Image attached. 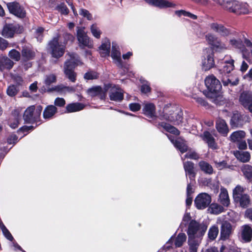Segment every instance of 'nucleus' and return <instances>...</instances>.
Wrapping results in <instances>:
<instances>
[{
    "instance_id": "obj_14",
    "label": "nucleus",
    "mask_w": 252,
    "mask_h": 252,
    "mask_svg": "<svg viewBox=\"0 0 252 252\" xmlns=\"http://www.w3.org/2000/svg\"><path fill=\"white\" fill-rule=\"evenodd\" d=\"M7 6L9 12L15 16L20 18L25 16V11L18 3L15 2H9L7 4Z\"/></svg>"
},
{
    "instance_id": "obj_7",
    "label": "nucleus",
    "mask_w": 252,
    "mask_h": 252,
    "mask_svg": "<svg viewBox=\"0 0 252 252\" xmlns=\"http://www.w3.org/2000/svg\"><path fill=\"white\" fill-rule=\"evenodd\" d=\"M205 37L207 41L212 46L213 50L220 52L227 49L226 45L215 35L212 33H208Z\"/></svg>"
},
{
    "instance_id": "obj_46",
    "label": "nucleus",
    "mask_w": 252,
    "mask_h": 252,
    "mask_svg": "<svg viewBox=\"0 0 252 252\" xmlns=\"http://www.w3.org/2000/svg\"><path fill=\"white\" fill-rule=\"evenodd\" d=\"M242 171L248 179L250 180L252 178V166L249 164H245L241 168Z\"/></svg>"
},
{
    "instance_id": "obj_20",
    "label": "nucleus",
    "mask_w": 252,
    "mask_h": 252,
    "mask_svg": "<svg viewBox=\"0 0 252 252\" xmlns=\"http://www.w3.org/2000/svg\"><path fill=\"white\" fill-rule=\"evenodd\" d=\"M211 29L222 36H227L230 33L229 29L224 27L222 25L217 23H213L210 24Z\"/></svg>"
},
{
    "instance_id": "obj_10",
    "label": "nucleus",
    "mask_w": 252,
    "mask_h": 252,
    "mask_svg": "<svg viewBox=\"0 0 252 252\" xmlns=\"http://www.w3.org/2000/svg\"><path fill=\"white\" fill-rule=\"evenodd\" d=\"M211 202V197L206 193H201L195 199L194 203L198 209H204L207 207Z\"/></svg>"
},
{
    "instance_id": "obj_21",
    "label": "nucleus",
    "mask_w": 252,
    "mask_h": 252,
    "mask_svg": "<svg viewBox=\"0 0 252 252\" xmlns=\"http://www.w3.org/2000/svg\"><path fill=\"white\" fill-rule=\"evenodd\" d=\"M146 2L160 8L174 7L175 4L166 0H145Z\"/></svg>"
},
{
    "instance_id": "obj_50",
    "label": "nucleus",
    "mask_w": 252,
    "mask_h": 252,
    "mask_svg": "<svg viewBox=\"0 0 252 252\" xmlns=\"http://www.w3.org/2000/svg\"><path fill=\"white\" fill-rule=\"evenodd\" d=\"M57 80V77L54 74H50L46 76L44 83L47 86H49L52 83H55Z\"/></svg>"
},
{
    "instance_id": "obj_3",
    "label": "nucleus",
    "mask_w": 252,
    "mask_h": 252,
    "mask_svg": "<svg viewBox=\"0 0 252 252\" xmlns=\"http://www.w3.org/2000/svg\"><path fill=\"white\" fill-rule=\"evenodd\" d=\"M205 86L209 91L207 96L213 98L216 96V94L220 92L221 88V85L220 81L214 75L207 77L205 80Z\"/></svg>"
},
{
    "instance_id": "obj_22",
    "label": "nucleus",
    "mask_w": 252,
    "mask_h": 252,
    "mask_svg": "<svg viewBox=\"0 0 252 252\" xmlns=\"http://www.w3.org/2000/svg\"><path fill=\"white\" fill-rule=\"evenodd\" d=\"M216 127L218 132L225 136L229 131L228 126L225 121L222 119H219L216 121Z\"/></svg>"
},
{
    "instance_id": "obj_48",
    "label": "nucleus",
    "mask_w": 252,
    "mask_h": 252,
    "mask_svg": "<svg viewBox=\"0 0 252 252\" xmlns=\"http://www.w3.org/2000/svg\"><path fill=\"white\" fill-rule=\"evenodd\" d=\"M237 1L232 0L227 1L225 5V8L229 11L234 13V10L237 7Z\"/></svg>"
},
{
    "instance_id": "obj_5",
    "label": "nucleus",
    "mask_w": 252,
    "mask_h": 252,
    "mask_svg": "<svg viewBox=\"0 0 252 252\" xmlns=\"http://www.w3.org/2000/svg\"><path fill=\"white\" fill-rule=\"evenodd\" d=\"M42 111V107L38 105L35 108L34 106H29L25 111L23 118L27 123H33L37 122L39 118Z\"/></svg>"
},
{
    "instance_id": "obj_52",
    "label": "nucleus",
    "mask_w": 252,
    "mask_h": 252,
    "mask_svg": "<svg viewBox=\"0 0 252 252\" xmlns=\"http://www.w3.org/2000/svg\"><path fill=\"white\" fill-rule=\"evenodd\" d=\"M91 32L93 36L95 38L98 39L100 37L101 32L99 28L97 27L96 25L93 24L92 25L91 27Z\"/></svg>"
},
{
    "instance_id": "obj_58",
    "label": "nucleus",
    "mask_w": 252,
    "mask_h": 252,
    "mask_svg": "<svg viewBox=\"0 0 252 252\" xmlns=\"http://www.w3.org/2000/svg\"><path fill=\"white\" fill-rule=\"evenodd\" d=\"M199 158L198 155L194 152H189L186 154L184 157H182V159L184 160L186 158L197 159Z\"/></svg>"
},
{
    "instance_id": "obj_64",
    "label": "nucleus",
    "mask_w": 252,
    "mask_h": 252,
    "mask_svg": "<svg viewBox=\"0 0 252 252\" xmlns=\"http://www.w3.org/2000/svg\"><path fill=\"white\" fill-rule=\"evenodd\" d=\"M18 137L15 134L11 135L7 139V143L9 144H15L17 142Z\"/></svg>"
},
{
    "instance_id": "obj_27",
    "label": "nucleus",
    "mask_w": 252,
    "mask_h": 252,
    "mask_svg": "<svg viewBox=\"0 0 252 252\" xmlns=\"http://www.w3.org/2000/svg\"><path fill=\"white\" fill-rule=\"evenodd\" d=\"M184 167L186 176L188 175L191 181H194L195 173L194 171V164L190 161H187L184 163Z\"/></svg>"
},
{
    "instance_id": "obj_24",
    "label": "nucleus",
    "mask_w": 252,
    "mask_h": 252,
    "mask_svg": "<svg viewBox=\"0 0 252 252\" xmlns=\"http://www.w3.org/2000/svg\"><path fill=\"white\" fill-rule=\"evenodd\" d=\"M239 100L245 108L249 109V106L252 103V94L250 92H243L241 94Z\"/></svg>"
},
{
    "instance_id": "obj_9",
    "label": "nucleus",
    "mask_w": 252,
    "mask_h": 252,
    "mask_svg": "<svg viewBox=\"0 0 252 252\" xmlns=\"http://www.w3.org/2000/svg\"><path fill=\"white\" fill-rule=\"evenodd\" d=\"M186 240V235L183 233H180L175 239L173 236H172L164 246V248L165 250H169L172 247L173 245L175 248H180L182 246Z\"/></svg>"
},
{
    "instance_id": "obj_59",
    "label": "nucleus",
    "mask_w": 252,
    "mask_h": 252,
    "mask_svg": "<svg viewBox=\"0 0 252 252\" xmlns=\"http://www.w3.org/2000/svg\"><path fill=\"white\" fill-rule=\"evenodd\" d=\"M58 10L62 13L67 15L69 12L68 8L64 3L60 4L57 6Z\"/></svg>"
},
{
    "instance_id": "obj_8",
    "label": "nucleus",
    "mask_w": 252,
    "mask_h": 252,
    "mask_svg": "<svg viewBox=\"0 0 252 252\" xmlns=\"http://www.w3.org/2000/svg\"><path fill=\"white\" fill-rule=\"evenodd\" d=\"M77 37L80 47H88L92 48L93 47V42L91 40L85 32L84 28L78 29L77 32Z\"/></svg>"
},
{
    "instance_id": "obj_39",
    "label": "nucleus",
    "mask_w": 252,
    "mask_h": 252,
    "mask_svg": "<svg viewBox=\"0 0 252 252\" xmlns=\"http://www.w3.org/2000/svg\"><path fill=\"white\" fill-rule=\"evenodd\" d=\"M234 201L239 202L240 206L243 208L247 207L250 203V196L247 194H244L240 196L239 199H236Z\"/></svg>"
},
{
    "instance_id": "obj_32",
    "label": "nucleus",
    "mask_w": 252,
    "mask_h": 252,
    "mask_svg": "<svg viewBox=\"0 0 252 252\" xmlns=\"http://www.w3.org/2000/svg\"><path fill=\"white\" fill-rule=\"evenodd\" d=\"M50 91H54L61 94H65L66 92H71L74 91V89L72 87L65 86L61 84L57 85L49 89Z\"/></svg>"
},
{
    "instance_id": "obj_4",
    "label": "nucleus",
    "mask_w": 252,
    "mask_h": 252,
    "mask_svg": "<svg viewBox=\"0 0 252 252\" xmlns=\"http://www.w3.org/2000/svg\"><path fill=\"white\" fill-rule=\"evenodd\" d=\"M65 42H59V37H54L48 44V50L53 57L59 58L62 57L65 51Z\"/></svg>"
},
{
    "instance_id": "obj_44",
    "label": "nucleus",
    "mask_w": 252,
    "mask_h": 252,
    "mask_svg": "<svg viewBox=\"0 0 252 252\" xmlns=\"http://www.w3.org/2000/svg\"><path fill=\"white\" fill-rule=\"evenodd\" d=\"M219 228L216 225L212 226L208 231V238L211 240H214L219 234Z\"/></svg>"
},
{
    "instance_id": "obj_53",
    "label": "nucleus",
    "mask_w": 252,
    "mask_h": 252,
    "mask_svg": "<svg viewBox=\"0 0 252 252\" xmlns=\"http://www.w3.org/2000/svg\"><path fill=\"white\" fill-rule=\"evenodd\" d=\"M98 77V74L94 71H89L86 72L84 75V78L86 80L96 79Z\"/></svg>"
},
{
    "instance_id": "obj_12",
    "label": "nucleus",
    "mask_w": 252,
    "mask_h": 252,
    "mask_svg": "<svg viewBox=\"0 0 252 252\" xmlns=\"http://www.w3.org/2000/svg\"><path fill=\"white\" fill-rule=\"evenodd\" d=\"M109 89V95L110 100L115 101H121L124 98L123 91L118 87L112 85L107 86Z\"/></svg>"
},
{
    "instance_id": "obj_13",
    "label": "nucleus",
    "mask_w": 252,
    "mask_h": 252,
    "mask_svg": "<svg viewBox=\"0 0 252 252\" xmlns=\"http://www.w3.org/2000/svg\"><path fill=\"white\" fill-rule=\"evenodd\" d=\"M111 57L113 62L120 68L123 67V63L121 59V53L119 46L115 43L112 42Z\"/></svg>"
},
{
    "instance_id": "obj_17",
    "label": "nucleus",
    "mask_w": 252,
    "mask_h": 252,
    "mask_svg": "<svg viewBox=\"0 0 252 252\" xmlns=\"http://www.w3.org/2000/svg\"><path fill=\"white\" fill-rule=\"evenodd\" d=\"M167 136L171 143L181 153L183 154L188 151V146L184 139L181 138H178L174 140L171 136L167 135Z\"/></svg>"
},
{
    "instance_id": "obj_23",
    "label": "nucleus",
    "mask_w": 252,
    "mask_h": 252,
    "mask_svg": "<svg viewBox=\"0 0 252 252\" xmlns=\"http://www.w3.org/2000/svg\"><path fill=\"white\" fill-rule=\"evenodd\" d=\"M229 44L232 47L239 49L243 54V58L246 59L245 56L246 48L242 41L240 39L232 38L229 40Z\"/></svg>"
},
{
    "instance_id": "obj_28",
    "label": "nucleus",
    "mask_w": 252,
    "mask_h": 252,
    "mask_svg": "<svg viewBox=\"0 0 252 252\" xmlns=\"http://www.w3.org/2000/svg\"><path fill=\"white\" fill-rule=\"evenodd\" d=\"M201 240V238L188 239L189 248L187 252H197Z\"/></svg>"
},
{
    "instance_id": "obj_37",
    "label": "nucleus",
    "mask_w": 252,
    "mask_h": 252,
    "mask_svg": "<svg viewBox=\"0 0 252 252\" xmlns=\"http://www.w3.org/2000/svg\"><path fill=\"white\" fill-rule=\"evenodd\" d=\"M84 105L80 103H70L66 106V110L67 113H72L80 111L83 109Z\"/></svg>"
},
{
    "instance_id": "obj_19",
    "label": "nucleus",
    "mask_w": 252,
    "mask_h": 252,
    "mask_svg": "<svg viewBox=\"0 0 252 252\" xmlns=\"http://www.w3.org/2000/svg\"><path fill=\"white\" fill-rule=\"evenodd\" d=\"M108 87L105 86L104 90H103L99 86L94 87L87 90V93L91 96H95L96 95L100 96L101 99H103L105 97L106 92L108 91Z\"/></svg>"
},
{
    "instance_id": "obj_33",
    "label": "nucleus",
    "mask_w": 252,
    "mask_h": 252,
    "mask_svg": "<svg viewBox=\"0 0 252 252\" xmlns=\"http://www.w3.org/2000/svg\"><path fill=\"white\" fill-rule=\"evenodd\" d=\"M57 109L56 106L53 105L47 106L43 111V118L45 119H51L57 113Z\"/></svg>"
},
{
    "instance_id": "obj_62",
    "label": "nucleus",
    "mask_w": 252,
    "mask_h": 252,
    "mask_svg": "<svg viewBox=\"0 0 252 252\" xmlns=\"http://www.w3.org/2000/svg\"><path fill=\"white\" fill-rule=\"evenodd\" d=\"M55 105L59 107L63 106L65 104V101L63 98L57 97L54 101Z\"/></svg>"
},
{
    "instance_id": "obj_60",
    "label": "nucleus",
    "mask_w": 252,
    "mask_h": 252,
    "mask_svg": "<svg viewBox=\"0 0 252 252\" xmlns=\"http://www.w3.org/2000/svg\"><path fill=\"white\" fill-rule=\"evenodd\" d=\"M168 120L170 122H174L175 124H179V123L182 122V117L181 115L178 114L176 116V119L174 118V116H171V117H169Z\"/></svg>"
},
{
    "instance_id": "obj_34",
    "label": "nucleus",
    "mask_w": 252,
    "mask_h": 252,
    "mask_svg": "<svg viewBox=\"0 0 252 252\" xmlns=\"http://www.w3.org/2000/svg\"><path fill=\"white\" fill-rule=\"evenodd\" d=\"M237 7L234 13L237 14H247L249 13V6L246 3H242L237 1Z\"/></svg>"
},
{
    "instance_id": "obj_11",
    "label": "nucleus",
    "mask_w": 252,
    "mask_h": 252,
    "mask_svg": "<svg viewBox=\"0 0 252 252\" xmlns=\"http://www.w3.org/2000/svg\"><path fill=\"white\" fill-rule=\"evenodd\" d=\"M217 224H221L220 238L223 240L228 239L232 233L231 224L227 221H223L222 219L219 217L217 220Z\"/></svg>"
},
{
    "instance_id": "obj_1",
    "label": "nucleus",
    "mask_w": 252,
    "mask_h": 252,
    "mask_svg": "<svg viewBox=\"0 0 252 252\" xmlns=\"http://www.w3.org/2000/svg\"><path fill=\"white\" fill-rule=\"evenodd\" d=\"M69 59L65 62L64 65V73L65 76L72 82H75L76 80V74L73 71L75 66L81 64L77 55L74 53L68 54Z\"/></svg>"
},
{
    "instance_id": "obj_57",
    "label": "nucleus",
    "mask_w": 252,
    "mask_h": 252,
    "mask_svg": "<svg viewBox=\"0 0 252 252\" xmlns=\"http://www.w3.org/2000/svg\"><path fill=\"white\" fill-rule=\"evenodd\" d=\"M79 14L84 17H86L88 20H91L93 19L91 14L86 9H81L79 11Z\"/></svg>"
},
{
    "instance_id": "obj_49",
    "label": "nucleus",
    "mask_w": 252,
    "mask_h": 252,
    "mask_svg": "<svg viewBox=\"0 0 252 252\" xmlns=\"http://www.w3.org/2000/svg\"><path fill=\"white\" fill-rule=\"evenodd\" d=\"M237 1L232 0L227 1L225 5V8L229 11L234 13V10L237 7Z\"/></svg>"
},
{
    "instance_id": "obj_55",
    "label": "nucleus",
    "mask_w": 252,
    "mask_h": 252,
    "mask_svg": "<svg viewBox=\"0 0 252 252\" xmlns=\"http://www.w3.org/2000/svg\"><path fill=\"white\" fill-rule=\"evenodd\" d=\"M143 84L141 87V91L142 93L146 94L151 91L150 84L146 81L142 82Z\"/></svg>"
},
{
    "instance_id": "obj_42",
    "label": "nucleus",
    "mask_w": 252,
    "mask_h": 252,
    "mask_svg": "<svg viewBox=\"0 0 252 252\" xmlns=\"http://www.w3.org/2000/svg\"><path fill=\"white\" fill-rule=\"evenodd\" d=\"M159 126L169 132L173 133L176 135H179L180 134V131L176 128L169 124L161 123L159 124Z\"/></svg>"
},
{
    "instance_id": "obj_63",
    "label": "nucleus",
    "mask_w": 252,
    "mask_h": 252,
    "mask_svg": "<svg viewBox=\"0 0 252 252\" xmlns=\"http://www.w3.org/2000/svg\"><path fill=\"white\" fill-rule=\"evenodd\" d=\"M129 109L132 111H137L140 109L141 106L137 103H130L129 105Z\"/></svg>"
},
{
    "instance_id": "obj_47",
    "label": "nucleus",
    "mask_w": 252,
    "mask_h": 252,
    "mask_svg": "<svg viewBox=\"0 0 252 252\" xmlns=\"http://www.w3.org/2000/svg\"><path fill=\"white\" fill-rule=\"evenodd\" d=\"M244 189L240 185H237L233 190L234 199H239V197L244 195Z\"/></svg>"
},
{
    "instance_id": "obj_61",
    "label": "nucleus",
    "mask_w": 252,
    "mask_h": 252,
    "mask_svg": "<svg viewBox=\"0 0 252 252\" xmlns=\"http://www.w3.org/2000/svg\"><path fill=\"white\" fill-rule=\"evenodd\" d=\"M215 163V166L219 170H222L226 167V163L225 161L218 162L217 161H214Z\"/></svg>"
},
{
    "instance_id": "obj_31",
    "label": "nucleus",
    "mask_w": 252,
    "mask_h": 252,
    "mask_svg": "<svg viewBox=\"0 0 252 252\" xmlns=\"http://www.w3.org/2000/svg\"><path fill=\"white\" fill-rule=\"evenodd\" d=\"M234 155L238 160L242 162L249 161L251 158L250 154L248 152L236 151L234 152Z\"/></svg>"
},
{
    "instance_id": "obj_26",
    "label": "nucleus",
    "mask_w": 252,
    "mask_h": 252,
    "mask_svg": "<svg viewBox=\"0 0 252 252\" xmlns=\"http://www.w3.org/2000/svg\"><path fill=\"white\" fill-rule=\"evenodd\" d=\"M219 201L222 205L225 207L228 206L230 204V200L227 190L223 187H221L220 192L219 195Z\"/></svg>"
},
{
    "instance_id": "obj_43",
    "label": "nucleus",
    "mask_w": 252,
    "mask_h": 252,
    "mask_svg": "<svg viewBox=\"0 0 252 252\" xmlns=\"http://www.w3.org/2000/svg\"><path fill=\"white\" fill-rule=\"evenodd\" d=\"M1 65L3 66L2 70L4 69H10L14 65V63L10 59L6 56L1 57Z\"/></svg>"
},
{
    "instance_id": "obj_25",
    "label": "nucleus",
    "mask_w": 252,
    "mask_h": 252,
    "mask_svg": "<svg viewBox=\"0 0 252 252\" xmlns=\"http://www.w3.org/2000/svg\"><path fill=\"white\" fill-rule=\"evenodd\" d=\"M22 58L25 61L32 60L35 57V52L30 47H24L21 51Z\"/></svg>"
},
{
    "instance_id": "obj_54",
    "label": "nucleus",
    "mask_w": 252,
    "mask_h": 252,
    "mask_svg": "<svg viewBox=\"0 0 252 252\" xmlns=\"http://www.w3.org/2000/svg\"><path fill=\"white\" fill-rule=\"evenodd\" d=\"M1 229V230L2 231V233L4 236L9 240L12 241L13 239V238L12 236L11 235L10 232L8 231V230L6 228V227L3 225L1 224V226L0 227Z\"/></svg>"
},
{
    "instance_id": "obj_16",
    "label": "nucleus",
    "mask_w": 252,
    "mask_h": 252,
    "mask_svg": "<svg viewBox=\"0 0 252 252\" xmlns=\"http://www.w3.org/2000/svg\"><path fill=\"white\" fill-rule=\"evenodd\" d=\"M221 81L224 86H234L238 84L239 79L236 74H226L222 75Z\"/></svg>"
},
{
    "instance_id": "obj_56",
    "label": "nucleus",
    "mask_w": 252,
    "mask_h": 252,
    "mask_svg": "<svg viewBox=\"0 0 252 252\" xmlns=\"http://www.w3.org/2000/svg\"><path fill=\"white\" fill-rule=\"evenodd\" d=\"M18 92V90L16 86L14 85L10 86L7 89V94L10 96L15 95Z\"/></svg>"
},
{
    "instance_id": "obj_6",
    "label": "nucleus",
    "mask_w": 252,
    "mask_h": 252,
    "mask_svg": "<svg viewBox=\"0 0 252 252\" xmlns=\"http://www.w3.org/2000/svg\"><path fill=\"white\" fill-rule=\"evenodd\" d=\"M215 65L214 53L211 49L206 48L203 51V58L202 62V67L207 71L213 67Z\"/></svg>"
},
{
    "instance_id": "obj_15",
    "label": "nucleus",
    "mask_w": 252,
    "mask_h": 252,
    "mask_svg": "<svg viewBox=\"0 0 252 252\" xmlns=\"http://www.w3.org/2000/svg\"><path fill=\"white\" fill-rule=\"evenodd\" d=\"M234 61L230 57L226 56L223 60L220 71L222 74H229L234 68Z\"/></svg>"
},
{
    "instance_id": "obj_35",
    "label": "nucleus",
    "mask_w": 252,
    "mask_h": 252,
    "mask_svg": "<svg viewBox=\"0 0 252 252\" xmlns=\"http://www.w3.org/2000/svg\"><path fill=\"white\" fill-rule=\"evenodd\" d=\"M243 122L241 115L238 112L233 113L230 121V124L232 126L238 127L242 125Z\"/></svg>"
},
{
    "instance_id": "obj_45",
    "label": "nucleus",
    "mask_w": 252,
    "mask_h": 252,
    "mask_svg": "<svg viewBox=\"0 0 252 252\" xmlns=\"http://www.w3.org/2000/svg\"><path fill=\"white\" fill-rule=\"evenodd\" d=\"M223 209L221 206L216 203H213L210 206L208 210L210 213L217 215L222 212Z\"/></svg>"
},
{
    "instance_id": "obj_36",
    "label": "nucleus",
    "mask_w": 252,
    "mask_h": 252,
    "mask_svg": "<svg viewBox=\"0 0 252 252\" xmlns=\"http://www.w3.org/2000/svg\"><path fill=\"white\" fill-rule=\"evenodd\" d=\"M155 106L153 103H147L143 108L144 114L150 118H153L155 116Z\"/></svg>"
},
{
    "instance_id": "obj_2",
    "label": "nucleus",
    "mask_w": 252,
    "mask_h": 252,
    "mask_svg": "<svg viewBox=\"0 0 252 252\" xmlns=\"http://www.w3.org/2000/svg\"><path fill=\"white\" fill-rule=\"evenodd\" d=\"M206 230L207 226L205 224L192 220L189 225L187 232L189 239L201 238Z\"/></svg>"
},
{
    "instance_id": "obj_40",
    "label": "nucleus",
    "mask_w": 252,
    "mask_h": 252,
    "mask_svg": "<svg viewBox=\"0 0 252 252\" xmlns=\"http://www.w3.org/2000/svg\"><path fill=\"white\" fill-rule=\"evenodd\" d=\"M110 42L108 41L103 43L99 47L100 54L102 57H105L109 55Z\"/></svg>"
},
{
    "instance_id": "obj_30",
    "label": "nucleus",
    "mask_w": 252,
    "mask_h": 252,
    "mask_svg": "<svg viewBox=\"0 0 252 252\" xmlns=\"http://www.w3.org/2000/svg\"><path fill=\"white\" fill-rule=\"evenodd\" d=\"M252 237V229L248 225L242 227V238L245 242H250Z\"/></svg>"
},
{
    "instance_id": "obj_38",
    "label": "nucleus",
    "mask_w": 252,
    "mask_h": 252,
    "mask_svg": "<svg viewBox=\"0 0 252 252\" xmlns=\"http://www.w3.org/2000/svg\"><path fill=\"white\" fill-rule=\"evenodd\" d=\"M246 133L243 130H239L233 132L230 136V139L234 142H238L243 140L245 137Z\"/></svg>"
},
{
    "instance_id": "obj_41",
    "label": "nucleus",
    "mask_w": 252,
    "mask_h": 252,
    "mask_svg": "<svg viewBox=\"0 0 252 252\" xmlns=\"http://www.w3.org/2000/svg\"><path fill=\"white\" fill-rule=\"evenodd\" d=\"M199 166L201 170L206 174H212L213 173L212 166L206 161H200L199 162Z\"/></svg>"
},
{
    "instance_id": "obj_18",
    "label": "nucleus",
    "mask_w": 252,
    "mask_h": 252,
    "mask_svg": "<svg viewBox=\"0 0 252 252\" xmlns=\"http://www.w3.org/2000/svg\"><path fill=\"white\" fill-rule=\"evenodd\" d=\"M19 28L18 25H6L3 29L2 34L6 38L12 37L15 33L18 32Z\"/></svg>"
},
{
    "instance_id": "obj_29",
    "label": "nucleus",
    "mask_w": 252,
    "mask_h": 252,
    "mask_svg": "<svg viewBox=\"0 0 252 252\" xmlns=\"http://www.w3.org/2000/svg\"><path fill=\"white\" fill-rule=\"evenodd\" d=\"M202 138L208 145L209 147L213 149L217 148V145L215 139L208 131H205L202 135Z\"/></svg>"
},
{
    "instance_id": "obj_51",
    "label": "nucleus",
    "mask_w": 252,
    "mask_h": 252,
    "mask_svg": "<svg viewBox=\"0 0 252 252\" xmlns=\"http://www.w3.org/2000/svg\"><path fill=\"white\" fill-rule=\"evenodd\" d=\"M8 56L11 59L16 62L19 61L21 58L20 52L15 49H12L8 53Z\"/></svg>"
}]
</instances>
